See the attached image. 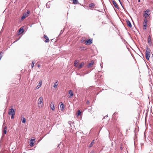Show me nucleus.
Wrapping results in <instances>:
<instances>
[{
  "mask_svg": "<svg viewBox=\"0 0 153 153\" xmlns=\"http://www.w3.org/2000/svg\"><path fill=\"white\" fill-rule=\"evenodd\" d=\"M126 24L129 27H131L132 26L130 22L128 20L126 21Z\"/></svg>",
  "mask_w": 153,
  "mask_h": 153,
  "instance_id": "2eb2a0df",
  "label": "nucleus"
},
{
  "mask_svg": "<svg viewBox=\"0 0 153 153\" xmlns=\"http://www.w3.org/2000/svg\"><path fill=\"white\" fill-rule=\"evenodd\" d=\"M50 107L52 110L53 111L55 110V107L53 102H51L50 105Z\"/></svg>",
  "mask_w": 153,
  "mask_h": 153,
  "instance_id": "9b49d317",
  "label": "nucleus"
},
{
  "mask_svg": "<svg viewBox=\"0 0 153 153\" xmlns=\"http://www.w3.org/2000/svg\"><path fill=\"white\" fill-rule=\"evenodd\" d=\"M112 2L113 4L114 5V7L118 9L119 7L116 2L114 0H113Z\"/></svg>",
  "mask_w": 153,
  "mask_h": 153,
  "instance_id": "1a4fd4ad",
  "label": "nucleus"
},
{
  "mask_svg": "<svg viewBox=\"0 0 153 153\" xmlns=\"http://www.w3.org/2000/svg\"><path fill=\"white\" fill-rule=\"evenodd\" d=\"M7 128L6 126H5L4 128V130L3 131V135L4 136V134H6L7 133Z\"/></svg>",
  "mask_w": 153,
  "mask_h": 153,
  "instance_id": "4468645a",
  "label": "nucleus"
},
{
  "mask_svg": "<svg viewBox=\"0 0 153 153\" xmlns=\"http://www.w3.org/2000/svg\"><path fill=\"white\" fill-rule=\"evenodd\" d=\"M148 43L149 44H151V43H152L151 37L150 35L148 37Z\"/></svg>",
  "mask_w": 153,
  "mask_h": 153,
  "instance_id": "f3484780",
  "label": "nucleus"
},
{
  "mask_svg": "<svg viewBox=\"0 0 153 153\" xmlns=\"http://www.w3.org/2000/svg\"><path fill=\"white\" fill-rule=\"evenodd\" d=\"M68 94L70 95V96H69V97L71 98L74 95L73 92L71 90H70L68 92Z\"/></svg>",
  "mask_w": 153,
  "mask_h": 153,
  "instance_id": "ddd939ff",
  "label": "nucleus"
},
{
  "mask_svg": "<svg viewBox=\"0 0 153 153\" xmlns=\"http://www.w3.org/2000/svg\"><path fill=\"white\" fill-rule=\"evenodd\" d=\"M19 33L21 34L24 32V30L21 27L19 30Z\"/></svg>",
  "mask_w": 153,
  "mask_h": 153,
  "instance_id": "6ab92c4d",
  "label": "nucleus"
},
{
  "mask_svg": "<svg viewBox=\"0 0 153 153\" xmlns=\"http://www.w3.org/2000/svg\"><path fill=\"white\" fill-rule=\"evenodd\" d=\"M74 65L75 67H76L77 68V67H78V64H77V62L76 60H75L74 61Z\"/></svg>",
  "mask_w": 153,
  "mask_h": 153,
  "instance_id": "a878e982",
  "label": "nucleus"
},
{
  "mask_svg": "<svg viewBox=\"0 0 153 153\" xmlns=\"http://www.w3.org/2000/svg\"><path fill=\"white\" fill-rule=\"evenodd\" d=\"M95 4L94 3H91L89 4V7L92 8H95Z\"/></svg>",
  "mask_w": 153,
  "mask_h": 153,
  "instance_id": "dca6fc26",
  "label": "nucleus"
},
{
  "mask_svg": "<svg viewBox=\"0 0 153 153\" xmlns=\"http://www.w3.org/2000/svg\"><path fill=\"white\" fill-rule=\"evenodd\" d=\"M94 63V62L93 60H92L91 61L90 63H89L87 67L88 68H91L92 67Z\"/></svg>",
  "mask_w": 153,
  "mask_h": 153,
  "instance_id": "9d476101",
  "label": "nucleus"
},
{
  "mask_svg": "<svg viewBox=\"0 0 153 153\" xmlns=\"http://www.w3.org/2000/svg\"><path fill=\"white\" fill-rule=\"evenodd\" d=\"M24 153H25V152Z\"/></svg>",
  "mask_w": 153,
  "mask_h": 153,
  "instance_id": "4c0bfd02",
  "label": "nucleus"
},
{
  "mask_svg": "<svg viewBox=\"0 0 153 153\" xmlns=\"http://www.w3.org/2000/svg\"><path fill=\"white\" fill-rule=\"evenodd\" d=\"M119 2H120V3L121 4V1H120V0H119Z\"/></svg>",
  "mask_w": 153,
  "mask_h": 153,
  "instance_id": "f704fd0d",
  "label": "nucleus"
},
{
  "mask_svg": "<svg viewBox=\"0 0 153 153\" xmlns=\"http://www.w3.org/2000/svg\"><path fill=\"white\" fill-rule=\"evenodd\" d=\"M84 64H85L83 62H82L80 63V64H79V66H78V67H77V68L79 69H80L84 65Z\"/></svg>",
  "mask_w": 153,
  "mask_h": 153,
  "instance_id": "a211bd4d",
  "label": "nucleus"
},
{
  "mask_svg": "<svg viewBox=\"0 0 153 153\" xmlns=\"http://www.w3.org/2000/svg\"><path fill=\"white\" fill-rule=\"evenodd\" d=\"M30 13V11L29 10H27V12L24 13L23 16L21 17V19L23 20L25 19L26 17L28 16Z\"/></svg>",
  "mask_w": 153,
  "mask_h": 153,
  "instance_id": "7ed1b4c3",
  "label": "nucleus"
},
{
  "mask_svg": "<svg viewBox=\"0 0 153 153\" xmlns=\"http://www.w3.org/2000/svg\"><path fill=\"white\" fill-rule=\"evenodd\" d=\"M44 37L46 39V40L44 41L45 42H48L49 41L48 38L45 35H44Z\"/></svg>",
  "mask_w": 153,
  "mask_h": 153,
  "instance_id": "f8f14e48",
  "label": "nucleus"
},
{
  "mask_svg": "<svg viewBox=\"0 0 153 153\" xmlns=\"http://www.w3.org/2000/svg\"><path fill=\"white\" fill-rule=\"evenodd\" d=\"M81 113L82 112L80 110H78L76 113V116L78 117L81 114Z\"/></svg>",
  "mask_w": 153,
  "mask_h": 153,
  "instance_id": "412c9836",
  "label": "nucleus"
},
{
  "mask_svg": "<svg viewBox=\"0 0 153 153\" xmlns=\"http://www.w3.org/2000/svg\"><path fill=\"white\" fill-rule=\"evenodd\" d=\"M60 107L62 111H63L64 109V106L63 103L61 102L60 103Z\"/></svg>",
  "mask_w": 153,
  "mask_h": 153,
  "instance_id": "0eeeda50",
  "label": "nucleus"
},
{
  "mask_svg": "<svg viewBox=\"0 0 153 153\" xmlns=\"http://www.w3.org/2000/svg\"><path fill=\"white\" fill-rule=\"evenodd\" d=\"M140 0H138V2H140Z\"/></svg>",
  "mask_w": 153,
  "mask_h": 153,
  "instance_id": "c9c22d12",
  "label": "nucleus"
},
{
  "mask_svg": "<svg viewBox=\"0 0 153 153\" xmlns=\"http://www.w3.org/2000/svg\"><path fill=\"white\" fill-rule=\"evenodd\" d=\"M43 98L42 97H40L38 100V106L39 108H41L43 106Z\"/></svg>",
  "mask_w": 153,
  "mask_h": 153,
  "instance_id": "f257e3e1",
  "label": "nucleus"
},
{
  "mask_svg": "<svg viewBox=\"0 0 153 153\" xmlns=\"http://www.w3.org/2000/svg\"><path fill=\"white\" fill-rule=\"evenodd\" d=\"M38 67H40V65H38Z\"/></svg>",
  "mask_w": 153,
  "mask_h": 153,
  "instance_id": "473e14b6",
  "label": "nucleus"
},
{
  "mask_svg": "<svg viewBox=\"0 0 153 153\" xmlns=\"http://www.w3.org/2000/svg\"><path fill=\"white\" fill-rule=\"evenodd\" d=\"M11 115H12V116L11 117V118L12 119H13L14 118V116L15 115L12 114Z\"/></svg>",
  "mask_w": 153,
  "mask_h": 153,
  "instance_id": "7c9ffc66",
  "label": "nucleus"
},
{
  "mask_svg": "<svg viewBox=\"0 0 153 153\" xmlns=\"http://www.w3.org/2000/svg\"><path fill=\"white\" fill-rule=\"evenodd\" d=\"M150 12V10L149 9H147L146 11L143 12V16L145 18H147L150 15V14H149Z\"/></svg>",
  "mask_w": 153,
  "mask_h": 153,
  "instance_id": "20e7f679",
  "label": "nucleus"
},
{
  "mask_svg": "<svg viewBox=\"0 0 153 153\" xmlns=\"http://www.w3.org/2000/svg\"><path fill=\"white\" fill-rule=\"evenodd\" d=\"M32 64H31V66L32 68H33L34 67V61H32Z\"/></svg>",
  "mask_w": 153,
  "mask_h": 153,
  "instance_id": "cd10ccee",
  "label": "nucleus"
},
{
  "mask_svg": "<svg viewBox=\"0 0 153 153\" xmlns=\"http://www.w3.org/2000/svg\"><path fill=\"white\" fill-rule=\"evenodd\" d=\"M150 54V51L149 50V49L147 48L146 49V58L148 61L149 60Z\"/></svg>",
  "mask_w": 153,
  "mask_h": 153,
  "instance_id": "f03ea898",
  "label": "nucleus"
},
{
  "mask_svg": "<svg viewBox=\"0 0 153 153\" xmlns=\"http://www.w3.org/2000/svg\"><path fill=\"white\" fill-rule=\"evenodd\" d=\"M57 81L54 84L53 87L55 88H56L57 87L58 84L57 83Z\"/></svg>",
  "mask_w": 153,
  "mask_h": 153,
  "instance_id": "b1692460",
  "label": "nucleus"
},
{
  "mask_svg": "<svg viewBox=\"0 0 153 153\" xmlns=\"http://www.w3.org/2000/svg\"><path fill=\"white\" fill-rule=\"evenodd\" d=\"M90 153H94L93 152H91Z\"/></svg>",
  "mask_w": 153,
  "mask_h": 153,
  "instance_id": "e433bc0d",
  "label": "nucleus"
},
{
  "mask_svg": "<svg viewBox=\"0 0 153 153\" xmlns=\"http://www.w3.org/2000/svg\"><path fill=\"white\" fill-rule=\"evenodd\" d=\"M92 43V39H90L86 41L85 42V43L86 44H91Z\"/></svg>",
  "mask_w": 153,
  "mask_h": 153,
  "instance_id": "6e6552de",
  "label": "nucleus"
},
{
  "mask_svg": "<svg viewBox=\"0 0 153 153\" xmlns=\"http://www.w3.org/2000/svg\"><path fill=\"white\" fill-rule=\"evenodd\" d=\"M73 3L74 4H76L78 3V0H73Z\"/></svg>",
  "mask_w": 153,
  "mask_h": 153,
  "instance_id": "393cba45",
  "label": "nucleus"
},
{
  "mask_svg": "<svg viewBox=\"0 0 153 153\" xmlns=\"http://www.w3.org/2000/svg\"><path fill=\"white\" fill-rule=\"evenodd\" d=\"M147 25V22H143V29H146V27Z\"/></svg>",
  "mask_w": 153,
  "mask_h": 153,
  "instance_id": "aec40b11",
  "label": "nucleus"
},
{
  "mask_svg": "<svg viewBox=\"0 0 153 153\" xmlns=\"http://www.w3.org/2000/svg\"><path fill=\"white\" fill-rule=\"evenodd\" d=\"M22 121L23 123H24L26 122V120L25 118L23 117H22Z\"/></svg>",
  "mask_w": 153,
  "mask_h": 153,
  "instance_id": "5701e85b",
  "label": "nucleus"
},
{
  "mask_svg": "<svg viewBox=\"0 0 153 153\" xmlns=\"http://www.w3.org/2000/svg\"><path fill=\"white\" fill-rule=\"evenodd\" d=\"M15 111L13 109L11 108L9 110V111L8 112V114L9 115H10V114L15 115Z\"/></svg>",
  "mask_w": 153,
  "mask_h": 153,
  "instance_id": "39448f33",
  "label": "nucleus"
},
{
  "mask_svg": "<svg viewBox=\"0 0 153 153\" xmlns=\"http://www.w3.org/2000/svg\"><path fill=\"white\" fill-rule=\"evenodd\" d=\"M86 103L87 104H88L89 103V101L88 100L87 101Z\"/></svg>",
  "mask_w": 153,
  "mask_h": 153,
  "instance_id": "2f4dec72",
  "label": "nucleus"
},
{
  "mask_svg": "<svg viewBox=\"0 0 153 153\" xmlns=\"http://www.w3.org/2000/svg\"><path fill=\"white\" fill-rule=\"evenodd\" d=\"M147 21H148V20H147V19L146 18H145V19H144V22H147Z\"/></svg>",
  "mask_w": 153,
  "mask_h": 153,
  "instance_id": "c85d7f7f",
  "label": "nucleus"
},
{
  "mask_svg": "<svg viewBox=\"0 0 153 153\" xmlns=\"http://www.w3.org/2000/svg\"><path fill=\"white\" fill-rule=\"evenodd\" d=\"M42 81L40 80L39 81V83L38 84L37 86L36 87V89H39L42 85Z\"/></svg>",
  "mask_w": 153,
  "mask_h": 153,
  "instance_id": "423d86ee",
  "label": "nucleus"
},
{
  "mask_svg": "<svg viewBox=\"0 0 153 153\" xmlns=\"http://www.w3.org/2000/svg\"><path fill=\"white\" fill-rule=\"evenodd\" d=\"M30 145L31 147L33 146H34L33 142V141H30Z\"/></svg>",
  "mask_w": 153,
  "mask_h": 153,
  "instance_id": "bb28decb",
  "label": "nucleus"
},
{
  "mask_svg": "<svg viewBox=\"0 0 153 153\" xmlns=\"http://www.w3.org/2000/svg\"><path fill=\"white\" fill-rule=\"evenodd\" d=\"M94 140H93L92 141L91 143L89 145V147H91L93 146V145L94 143Z\"/></svg>",
  "mask_w": 153,
  "mask_h": 153,
  "instance_id": "4be33fe9",
  "label": "nucleus"
},
{
  "mask_svg": "<svg viewBox=\"0 0 153 153\" xmlns=\"http://www.w3.org/2000/svg\"><path fill=\"white\" fill-rule=\"evenodd\" d=\"M35 140V139L34 138V137H33V138H32L31 139L30 141L33 142V141H34Z\"/></svg>",
  "mask_w": 153,
  "mask_h": 153,
  "instance_id": "c756f323",
  "label": "nucleus"
},
{
  "mask_svg": "<svg viewBox=\"0 0 153 153\" xmlns=\"http://www.w3.org/2000/svg\"><path fill=\"white\" fill-rule=\"evenodd\" d=\"M119 2H120V3L121 4V1H120V0H119Z\"/></svg>",
  "mask_w": 153,
  "mask_h": 153,
  "instance_id": "72a5a7b5",
  "label": "nucleus"
}]
</instances>
